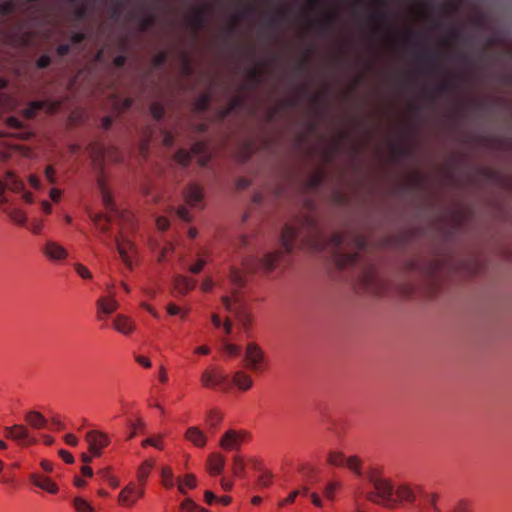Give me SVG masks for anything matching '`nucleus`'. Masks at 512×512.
Returning a JSON list of instances; mask_svg holds the SVG:
<instances>
[{
	"label": "nucleus",
	"mask_w": 512,
	"mask_h": 512,
	"mask_svg": "<svg viewBox=\"0 0 512 512\" xmlns=\"http://www.w3.org/2000/svg\"><path fill=\"white\" fill-rule=\"evenodd\" d=\"M29 479L34 486L50 494L58 493V485L51 478L45 475L35 472L30 474Z\"/></svg>",
	"instance_id": "obj_11"
},
{
	"label": "nucleus",
	"mask_w": 512,
	"mask_h": 512,
	"mask_svg": "<svg viewBox=\"0 0 512 512\" xmlns=\"http://www.w3.org/2000/svg\"><path fill=\"white\" fill-rule=\"evenodd\" d=\"M10 218L17 224L19 225H24L27 221V217L26 215L18 210V209H14L11 213H10Z\"/></svg>",
	"instance_id": "obj_41"
},
{
	"label": "nucleus",
	"mask_w": 512,
	"mask_h": 512,
	"mask_svg": "<svg viewBox=\"0 0 512 512\" xmlns=\"http://www.w3.org/2000/svg\"><path fill=\"white\" fill-rule=\"evenodd\" d=\"M177 215L183 221L189 222L191 220L190 213H189L188 209L185 207H179L177 210Z\"/></svg>",
	"instance_id": "obj_56"
},
{
	"label": "nucleus",
	"mask_w": 512,
	"mask_h": 512,
	"mask_svg": "<svg viewBox=\"0 0 512 512\" xmlns=\"http://www.w3.org/2000/svg\"><path fill=\"white\" fill-rule=\"evenodd\" d=\"M166 60H167V53L160 52L154 57L153 64L156 67H161L165 64Z\"/></svg>",
	"instance_id": "obj_52"
},
{
	"label": "nucleus",
	"mask_w": 512,
	"mask_h": 512,
	"mask_svg": "<svg viewBox=\"0 0 512 512\" xmlns=\"http://www.w3.org/2000/svg\"><path fill=\"white\" fill-rule=\"evenodd\" d=\"M135 360L137 363H139L140 365H142L145 368H150L152 366L151 361L144 356L138 355V356H136Z\"/></svg>",
	"instance_id": "obj_63"
},
{
	"label": "nucleus",
	"mask_w": 512,
	"mask_h": 512,
	"mask_svg": "<svg viewBox=\"0 0 512 512\" xmlns=\"http://www.w3.org/2000/svg\"><path fill=\"white\" fill-rule=\"evenodd\" d=\"M74 269L76 271V273L83 279H91L92 278V273L88 270L87 267H85L84 265L80 264V263H76L74 265Z\"/></svg>",
	"instance_id": "obj_42"
},
{
	"label": "nucleus",
	"mask_w": 512,
	"mask_h": 512,
	"mask_svg": "<svg viewBox=\"0 0 512 512\" xmlns=\"http://www.w3.org/2000/svg\"><path fill=\"white\" fill-rule=\"evenodd\" d=\"M176 289L179 290L180 293H186L191 290L195 286V281L190 280L187 277L179 276L175 280Z\"/></svg>",
	"instance_id": "obj_30"
},
{
	"label": "nucleus",
	"mask_w": 512,
	"mask_h": 512,
	"mask_svg": "<svg viewBox=\"0 0 512 512\" xmlns=\"http://www.w3.org/2000/svg\"><path fill=\"white\" fill-rule=\"evenodd\" d=\"M337 483L335 482H330L328 483L325 488H324V495L327 499H330L332 500L334 498V492L337 488Z\"/></svg>",
	"instance_id": "obj_48"
},
{
	"label": "nucleus",
	"mask_w": 512,
	"mask_h": 512,
	"mask_svg": "<svg viewBox=\"0 0 512 512\" xmlns=\"http://www.w3.org/2000/svg\"><path fill=\"white\" fill-rule=\"evenodd\" d=\"M222 420V416L215 410H212L208 414L207 421L212 428H216Z\"/></svg>",
	"instance_id": "obj_43"
},
{
	"label": "nucleus",
	"mask_w": 512,
	"mask_h": 512,
	"mask_svg": "<svg viewBox=\"0 0 512 512\" xmlns=\"http://www.w3.org/2000/svg\"><path fill=\"white\" fill-rule=\"evenodd\" d=\"M85 439L92 455L82 453L81 459L84 463H90L92 461V457H98L101 455L102 449L109 444V440L107 435L98 431H89L86 434Z\"/></svg>",
	"instance_id": "obj_5"
},
{
	"label": "nucleus",
	"mask_w": 512,
	"mask_h": 512,
	"mask_svg": "<svg viewBox=\"0 0 512 512\" xmlns=\"http://www.w3.org/2000/svg\"><path fill=\"white\" fill-rule=\"evenodd\" d=\"M206 264V261L204 259H198L197 262L190 267V272L193 274H198Z\"/></svg>",
	"instance_id": "obj_54"
},
{
	"label": "nucleus",
	"mask_w": 512,
	"mask_h": 512,
	"mask_svg": "<svg viewBox=\"0 0 512 512\" xmlns=\"http://www.w3.org/2000/svg\"><path fill=\"white\" fill-rule=\"evenodd\" d=\"M15 9V4L13 1H5L0 3V14L3 16L11 14Z\"/></svg>",
	"instance_id": "obj_45"
},
{
	"label": "nucleus",
	"mask_w": 512,
	"mask_h": 512,
	"mask_svg": "<svg viewBox=\"0 0 512 512\" xmlns=\"http://www.w3.org/2000/svg\"><path fill=\"white\" fill-rule=\"evenodd\" d=\"M418 59L432 70L438 68L439 66V57L435 52L424 51L423 53L419 54Z\"/></svg>",
	"instance_id": "obj_25"
},
{
	"label": "nucleus",
	"mask_w": 512,
	"mask_h": 512,
	"mask_svg": "<svg viewBox=\"0 0 512 512\" xmlns=\"http://www.w3.org/2000/svg\"><path fill=\"white\" fill-rule=\"evenodd\" d=\"M185 438L199 448L204 447L207 442V436L205 433L195 426L187 429Z\"/></svg>",
	"instance_id": "obj_19"
},
{
	"label": "nucleus",
	"mask_w": 512,
	"mask_h": 512,
	"mask_svg": "<svg viewBox=\"0 0 512 512\" xmlns=\"http://www.w3.org/2000/svg\"><path fill=\"white\" fill-rule=\"evenodd\" d=\"M282 248L265 254L257 260V266L271 272L277 265L285 263L286 257L295 247L308 248L313 251H328L339 269L358 267V284L366 292L378 293L379 281L375 268L370 263L362 262L360 252L365 250L368 241L359 232L334 233L327 238L317 222L305 216L296 224H286L281 232Z\"/></svg>",
	"instance_id": "obj_1"
},
{
	"label": "nucleus",
	"mask_w": 512,
	"mask_h": 512,
	"mask_svg": "<svg viewBox=\"0 0 512 512\" xmlns=\"http://www.w3.org/2000/svg\"><path fill=\"white\" fill-rule=\"evenodd\" d=\"M5 436L8 439L16 441L22 446H28L36 442V439L30 435L27 427L21 424H16L5 428Z\"/></svg>",
	"instance_id": "obj_7"
},
{
	"label": "nucleus",
	"mask_w": 512,
	"mask_h": 512,
	"mask_svg": "<svg viewBox=\"0 0 512 512\" xmlns=\"http://www.w3.org/2000/svg\"><path fill=\"white\" fill-rule=\"evenodd\" d=\"M214 373L213 384L215 387H221L223 390L228 389V376L222 372H220L217 368L213 369Z\"/></svg>",
	"instance_id": "obj_31"
},
{
	"label": "nucleus",
	"mask_w": 512,
	"mask_h": 512,
	"mask_svg": "<svg viewBox=\"0 0 512 512\" xmlns=\"http://www.w3.org/2000/svg\"><path fill=\"white\" fill-rule=\"evenodd\" d=\"M154 467V462L152 460H145L137 469V480L139 484L143 487L146 484V481Z\"/></svg>",
	"instance_id": "obj_23"
},
{
	"label": "nucleus",
	"mask_w": 512,
	"mask_h": 512,
	"mask_svg": "<svg viewBox=\"0 0 512 512\" xmlns=\"http://www.w3.org/2000/svg\"><path fill=\"white\" fill-rule=\"evenodd\" d=\"M224 351L230 356H237L240 352V347L228 342H224Z\"/></svg>",
	"instance_id": "obj_47"
},
{
	"label": "nucleus",
	"mask_w": 512,
	"mask_h": 512,
	"mask_svg": "<svg viewBox=\"0 0 512 512\" xmlns=\"http://www.w3.org/2000/svg\"><path fill=\"white\" fill-rule=\"evenodd\" d=\"M191 22L196 30L203 28L206 23V11L204 9L198 10L193 16Z\"/></svg>",
	"instance_id": "obj_32"
},
{
	"label": "nucleus",
	"mask_w": 512,
	"mask_h": 512,
	"mask_svg": "<svg viewBox=\"0 0 512 512\" xmlns=\"http://www.w3.org/2000/svg\"><path fill=\"white\" fill-rule=\"evenodd\" d=\"M335 20L334 15L327 16L324 20L317 23V28L321 33H326L331 29V26Z\"/></svg>",
	"instance_id": "obj_36"
},
{
	"label": "nucleus",
	"mask_w": 512,
	"mask_h": 512,
	"mask_svg": "<svg viewBox=\"0 0 512 512\" xmlns=\"http://www.w3.org/2000/svg\"><path fill=\"white\" fill-rule=\"evenodd\" d=\"M25 421L34 429H41L47 425L46 418L37 411H29L25 415Z\"/></svg>",
	"instance_id": "obj_21"
},
{
	"label": "nucleus",
	"mask_w": 512,
	"mask_h": 512,
	"mask_svg": "<svg viewBox=\"0 0 512 512\" xmlns=\"http://www.w3.org/2000/svg\"><path fill=\"white\" fill-rule=\"evenodd\" d=\"M375 491L367 493V499L376 504H382L387 508L394 509L397 507V499L393 497L395 488L391 481L382 479L375 481L373 485Z\"/></svg>",
	"instance_id": "obj_2"
},
{
	"label": "nucleus",
	"mask_w": 512,
	"mask_h": 512,
	"mask_svg": "<svg viewBox=\"0 0 512 512\" xmlns=\"http://www.w3.org/2000/svg\"><path fill=\"white\" fill-rule=\"evenodd\" d=\"M150 112L153 118L157 121L161 120L164 116L165 110L161 103L153 102L150 106Z\"/></svg>",
	"instance_id": "obj_34"
},
{
	"label": "nucleus",
	"mask_w": 512,
	"mask_h": 512,
	"mask_svg": "<svg viewBox=\"0 0 512 512\" xmlns=\"http://www.w3.org/2000/svg\"><path fill=\"white\" fill-rule=\"evenodd\" d=\"M161 482L167 489H171L175 486L176 482L174 480L173 470L170 467L164 466L161 468Z\"/></svg>",
	"instance_id": "obj_28"
},
{
	"label": "nucleus",
	"mask_w": 512,
	"mask_h": 512,
	"mask_svg": "<svg viewBox=\"0 0 512 512\" xmlns=\"http://www.w3.org/2000/svg\"><path fill=\"white\" fill-rule=\"evenodd\" d=\"M250 186V181L246 178H239L236 182L237 190H245Z\"/></svg>",
	"instance_id": "obj_60"
},
{
	"label": "nucleus",
	"mask_w": 512,
	"mask_h": 512,
	"mask_svg": "<svg viewBox=\"0 0 512 512\" xmlns=\"http://www.w3.org/2000/svg\"><path fill=\"white\" fill-rule=\"evenodd\" d=\"M85 40V34L82 32H76L71 36V42L73 44H80Z\"/></svg>",
	"instance_id": "obj_62"
},
{
	"label": "nucleus",
	"mask_w": 512,
	"mask_h": 512,
	"mask_svg": "<svg viewBox=\"0 0 512 512\" xmlns=\"http://www.w3.org/2000/svg\"><path fill=\"white\" fill-rule=\"evenodd\" d=\"M225 466V459L219 453H212L207 459L206 468L208 472L215 476L222 473Z\"/></svg>",
	"instance_id": "obj_17"
},
{
	"label": "nucleus",
	"mask_w": 512,
	"mask_h": 512,
	"mask_svg": "<svg viewBox=\"0 0 512 512\" xmlns=\"http://www.w3.org/2000/svg\"><path fill=\"white\" fill-rule=\"evenodd\" d=\"M245 432L228 430L220 439V446L225 450H239L244 438Z\"/></svg>",
	"instance_id": "obj_9"
},
{
	"label": "nucleus",
	"mask_w": 512,
	"mask_h": 512,
	"mask_svg": "<svg viewBox=\"0 0 512 512\" xmlns=\"http://www.w3.org/2000/svg\"><path fill=\"white\" fill-rule=\"evenodd\" d=\"M204 500L208 505H212L217 502V496L210 490H206L204 493Z\"/></svg>",
	"instance_id": "obj_57"
},
{
	"label": "nucleus",
	"mask_w": 512,
	"mask_h": 512,
	"mask_svg": "<svg viewBox=\"0 0 512 512\" xmlns=\"http://www.w3.org/2000/svg\"><path fill=\"white\" fill-rule=\"evenodd\" d=\"M457 88V84L454 80H447L440 85L441 91H453Z\"/></svg>",
	"instance_id": "obj_55"
},
{
	"label": "nucleus",
	"mask_w": 512,
	"mask_h": 512,
	"mask_svg": "<svg viewBox=\"0 0 512 512\" xmlns=\"http://www.w3.org/2000/svg\"><path fill=\"white\" fill-rule=\"evenodd\" d=\"M99 312L111 314L118 309V302L113 298H99L97 301Z\"/></svg>",
	"instance_id": "obj_24"
},
{
	"label": "nucleus",
	"mask_w": 512,
	"mask_h": 512,
	"mask_svg": "<svg viewBox=\"0 0 512 512\" xmlns=\"http://www.w3.org/2000/svg\"><path fill=\"white\" fill-rule=\"evenodd\" d=\"M71 51V45L70 44H61L57 47L56 52L60 57H64L68 55Z\"/></svg>",
	"instance_id": "obj_53"
},
{
	"label": "nucleus",
	"mask_w": 512,
	"mask_h": 512,
	"mask_svg": "<svg viewBox=\"0 0 512 512\" xmlns=\"http://www.w3.org/2000/svg\"><path fill=\"white\" fill-rule=\"evenodd\" d=\"M197 486V479L193 474H187L183 478L177 479V488L178 491L186 495L187 489H194Z\"/></svg>",
	"instance_id": "obj_22"
},
{
	"label": "nucleus",
	"mask_w": 512,
	"mask_h": 512,
	"mask_svg": "<svg viewBox=\"0 0 512 512\" xmlns=\"http://www.w3.org/2000/svg\"><path fill=\"white\" fill-rule=\"evenodd\" d=\"M246 367L254 373H261L267 368L264 351L256 343H249L244 355Z\"/></svg>",
	"instance_id": "obj_4"
},
{
	"label": "nucleus",
	"mask_w": 512,
	"mask_h": 512,
	"mask_svg": "<svg viewBox=\"0 0 512 512\" xmlns=\"http://www.w3.org/2000/svg\"><path fill=\"white\" fill-rule=\"evenodd\" d=\"M51 64V58L50 56L44 54V55H41L37 62H36V65L38 68L40 69H45L47 68L49 65Z\"/></svg>",
	"instance_id": "obj_51"
},
{
	"label": "nucleus",
	"mask_w": 512,
	"mask_h": 512,
	"mask_svg": "<svg viewBox=\"0 0 512 512\" xmlns=\"http://www.w3.org/2000/svg\"><path fill=\"white\" fill-rule=\"evenodd\" d=\"M45 106L44 101H32L26 108L22 110V115L26 119H32L36 116L37 112L43 109Z\"/></svg>",
	"instance_id": "obj_27"
},
{
	"label": "nucleus",
	"mask_w": 512,
	"mask_h": 512,
	"mask_svg": "<svg viewBox=\"0 0 512 512\" xmlns=\"http://www.w3.org/2000/svg\"><path fill=\"white\" fill-rule=\"evenodd\" d=\"M221 301L225 309L233 313L244 327H247L250 324L251 315L247 311L244 301L241 299L236 290L232 291L231 296H223Z\"/></svg>",
	"instance_id": "obj_3"
},
{
	"label": "nucleus",
	"mask_w": 512,
	"mask_h": 512,
	"mask_svg": "<svg viewBox=\"0 0 512 512\" xmlns=\"http://www.w3.org/2000/svg\"><path fill=\"white\" fill-rule=\"evenodd\" d=\"M153 446L157 449H162L163 446H162V442H161V436H158V437H150V438H147L145 440L142 441V446L143 447H146V446Z\"/></svg>",
	"instance_id": "obj_44"
},
{
	"label": "nucleus",
	"mask_w": 512,
	"mask_h": 512,
	"mask_svg": "<svg viewBox=\"0 0 512 512\" xmlns=\"http://www.w3.org/2000/svg\"><path fill=\"white\" fill-rule=\"evenodd\" d=\"M72 503L76 512H95L94 507L82 497H75Z\"/></svg>",
	"instance_id": "obj_29"
},
{
	"label": "nucleus",
	"mask_w": 512,
	"mask_h": 512,
	"mask_svg": "<svg viewBox=\"0 0 512 512\" xmlns=\"http://www.w3.org/2000/svg\"><path fill=\"white\" fill-rule=\"evenodd\" d=\"M287 16V11L285 9H279L276 13V16L271 18L267 25L269 27L277 26L280 22H282Z\"/></svg>",
	"instance_id": "obj_40"
},
{
	"label": "nucleus",
	"mask_w": 512,
	"mask_h": 512,
	"mask_svg": "<svg viewBox=\"0 0 512 512\" xmlns=\"http://www.w3.org/2000/svg\"><path fill=\"white\" fill-rule=\"evenodd\" d=\"M232 382L241 391H247L253 386L251 376L242 370H238L234 373Z\"/></svg>",
	"instance_id": "obj_20"
},
{
	"label": "nucleus",
	"mask_w": 512,
	"mask_h": 512,
	"mask_svg": "<svg viewBox=\"0 0 512 512\" xmlns=\"http://www.w3.org/2000/svg\"><path fill=\"white\" fill-rule=\"evenodd\" d=\"M230 280H231V283L235 286V288H241L245 284L243 273L236 268H233L231 270Z\"/></svg>",
	"instance_id": "obj_33"
},
{
	"label": "nucleus",
	"mask_w": 512,
	"mask_h": 512,
	"mask_svg": "<svg viewBox=\"0 0 512 512\" xmlns=\"http://www.w3.org/2000/svg\"><path fill=\"white\" fill-rule=\"evenodd\" d=\"M126 60H127L126 56L118 55L114 58L113 64L117 68H122L126 63Z\"/></svg>",
	"instance_id": "obj_64"
},
{
	"label": "nucleus",
	"mask_w": 512,
	"mask_h": 512,
	"mask_svg": "<svg viewBox=\"0 0 512 512\" xmlns=\"http://www.w3.org/2000/svg\"><path fill=\"white\" fill-rule=\"evenodd\" d=\"M213 377L214 373L212 370H205L201 375L202 385L207 388H214Z\"/></svg>",
	"instance_id": "obj_37"
},
{
	"label": "nucleus",
	"mask_w": 512,
	"mask_h": 512,
	"mask_svg": "<svg viewBox=\"0 0 512 512\" xmlns=\"http://www.w3.org/2000/svg\"><path fill=\"white\" fill-rule=\"evenodd\" d=\"M367 480L372 484L375 485V481L382 480L381 476V470L377 467H372L367 472Z\"/></svg>",
	"instance_id": "obj_39"
},
{
	"label": "nucleus",
	"mask_w": 512,
	"mask_h": 512,
	"mask_svg": "<svg viewBox=\"0 0 512 512\" xmlns=\"http://www.w3.org/2000/svg\"><path fill=\"white\" fill-rule=\"evenodd\" d=\"M113 327L123 335H130L135 331V323L125 315H117L113 319Z\"/></svg>",
	"instance_id": "obj_16"
},
{
	"label": "nucleus",
	"mask_w": 512,
	"mask_h": 512,
	"mask_svg": "<svg viewBox=\"0 0 512 512\" xmlns=\"http://www.w3.org/2000/svg\"><path fill=\"white\" fill-rule=\"evenodd\" d=\"M205 149H206V145L204 143L195 142L192 145L190 151H187L185 149L178 150L175 154V160L179 164H181L183 166H187V165H189L193 155H200V154L204 153Z\"/></svg>",
	"instance_id": "obj_10"
},
{
	"label": "nucleus",
	"mask_w": 512,
	"mask_h": 512,
	"mask_svg": "<svg viewBox=\"0 0 512 512\" xmlns=\"http://www.w3.org/2000/svg\"><path fill=\"white\" fill-rule=\"evenodd\" d=\"M181 512H210L209 510L198 505L193 499L186 497L180 504Z\"/></svg>",
	"instance_id": "obj_26"
},
{
	"label": "nucleus",
	"mask_w": 512,
	"mask_h": 512,
	"mask_svg": "<svg viewBox=\"0 0 512 512\" xmlns=\"http://www.w3.org/2000/svg\"><path fill=\"white\" fill-rule=\"evenodd\" d=\"M262 73L257 68H252L249 71V81L251 82L250 87L254 88L256 85H258L261 81Z\"/></svg>",
	"instance_id": "obj_38"
},
{
	"label": "nucleus",
	"mask_w": 512,
	"mask_h": 512,
	"mask_svg": "<svg viewBox=\"0 0 512 512\" xmlns=\"http://www.w3.org/2000/svg\"><path fill=\"white\" fill-rule=\"evenodd\" d=\"M45 176L47 178V180L54 184L55 183V170L52 166H48L45 170Z\"/></svg>",
	"instance_id": "obj_61"
},
{
	"label": "nucleus",
	"mask_w": 512,
	"mask_h": 512,
	"mask_svg": "<svg viewBox=\"0 0 512 512\" xmlns=\"http://www.w3.org/2000/svg\"><path fill=\"white\" fill-rule=\"evenodd\" d=\"M327 461L330 465L333 466H346L351 471H353L356 475L361 476V461L356 456H351L349 458H345L344 454L338 451H331L328 454Z\"/></svg>",
	"instance_id": "obj_6"
},
{
	"label": "nucleus",
	"mask_w": 512,
	"mask_h": 512,
	"mask_svg": "<svg viewBox=\"0 0 512 512\" xmlns=\"http://www.w3.org/2000/svg\"><path fill=\"white\" fill-rule=\"evenodd\" d=\"M59 456L68 464H72L74 462L73 455L64 449L59 450Z\"/></svg>",
	"instance_id": "obj_58"
},
{
	"label": "nucleus",
	"mask_w": 512,
	"mask_h": 512,
	"mask_svg": "<svg viewBox=\"0 0 512 512\" xmlns=\"http://www.w3.org/2000/svg\"><path fill=\"white\" fill-rule=\"evenodd\" d=\"M116 247L124 264L127 267L132 268V260L129 256V251L133 249L132 242L125 239L123 236L116 237Z\"/></svg>",
	"instance_id": "obj_15"
},
{
	"label": "nucleus",
	"mask_w": 512,
	"mask_h": 512,
	"mask_svg": "<svg viewBox=\"0 0 512 512\" xmlns=\"http://www.w3.org/2000/svg\"><path fill=\"white\" fill-rule=\"evenodd\" d=\"M154 22H155V17L153 15L144 17L140 23L141 30L146 31L154 24Z\"/></svg>",
	"instance_id": "obj_49"
},
{
	"label": "nucleus",
	"mask_w": 512,
	"mask_h": 512,
	"mask_svg": "<svg viewBox=\"0 0 512 512\" xmlns=\"http://www.w3.org/2000/svg\"><path fill=\"white\" fill-rule=\"evenodd\" d=\"M6 187L15 192H22L24 191L25 184L14 173L7 171L5 175V182L0 180V196L3 194Z\"/></svg>",
	"instance_id": "obj_13"
},
{
	"label": "nucleus",
	"mask_w": 512,
	"mask_h": 512,
	"mask_svg": "<svg viewBox=\"0 0 512 512\" xmlns=\"http://www.w3.org/2000/svg\"><path fill=\"white\" fill-rule=\"evenodd\" d=\"M185 201L190 206H196L203 199V190L197 184H190L184 192Z\"/></svg>",
	"instance_id": "obj_18"
},
{
	"label": "nucleus",
	"mask_w": 512,
	"mask_h": 512,
	"mask_svg": "<svg viewBox=\"0 0 512 512\" xmlns=\"http://www.w3.org/2000/svg\"><path fill=\"white\" fill-rule=\"evenodd\" d=\"M143 495V487H137L135 483L131 482L121 490L118 501L123 506L131 507L136 503L137 499L143 497Z\"/></svg>",
	"instance_id": "obj_8"
},
{
	"label": "nucleus",
	"mask_w": 512,
	"mask_h": 512,
	"mask_svg": "<svg viewBox=\"0 0 512 512\" xmlns=\"http://www.w3.org/2000/svg\"><path fill=\"white\" fill-rule=\"evenodd\" d=\"M157 227L161 231H165L169 227V221L165 217H159L156 221Z\"/></svg>",
	"instance_id": "obj_59"
},
{
	"label": "nucleus",
	"mask_w": 512,
	"mask_h": 512,
	"mask_svg": "<svg viewBox=\"0 0 512 512\" xmlns=\"http://www.w3.org/2000/svg\"><path fill=\"white\" fill-rule=\"evenodd\" d=\"M245 472V464L243 459L236 455L233 457V473L236 476H242Z\"/></svg>",
	"instance_id": "obj_35"
},
{
	"label": "nucleus",
	"mask_w": 512,
	"mask_h": 512,
	"mask_svg": "<svg viewBox=\"0 0 512 512\" xmlns=\"http://www.w3.org/2000/svg\"><path fill=\"white\" fill-rule=\"evenodd\" d=\"M418 491H419L418 487H412L408 484H400L395 489V492H394L396 494L395 499H397V503L399 501L413 503L416 500Z\"/></svg>",
	"instance_id": "obj_12"
},
{
	"label": "nucleus",
	"mask_w": 512,
	"mask_h": 512,
	"mask_svg": "<svg viewBox=\"0 0 512 512\" xmlns=\"http://www.w3.org/2000/svg\"><path fill=\"white\" fill-rule=\"evenodd\" d=\"M372 18L379 22H387L388 14L382 9H376V10H374V12L372 14Z\"/></svg>",
	"instance_id": "obj_50"
},
{
	"label": "nucleus",
	"mask_w": 512,
	"mask_h": 512,
	"mask_svg": "<svg viewBox=\"0 0 512 512\" xmlns=\"http://www.w3.org/2000/svg\"><path fill=\"white\" fill-rule=\"evenodd\" d=\"M44 254L51 260L59 261L67 257V250L54 241H47L44 246Z\"/></svg>",
	"instance_id": "obj_14"
},
{
	"label": "nucleus",
	"mask_w": 512,
	"mask_h": 512,
	"mask_svg": "<svg viewBox=\"0 0 512 512\" xmlns=\"http://www.w3.org/2000/svg\"><path fill=\"white\" fill-rule=\"evenodd\" d=\"M210 102L211 96L208 93H204L199 97L197 106L200 110H206L209 107Z\"/></svg>",
	"instance_id": "obj_46"
}]
</instances>
